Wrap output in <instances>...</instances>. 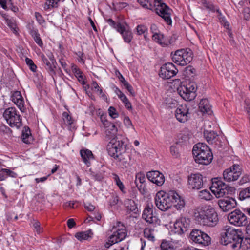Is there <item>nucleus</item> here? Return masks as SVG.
I'll return each instance as SVG.
<instances>
[{
	"instance_id": "f257e3e1",
	"label": "nucleus",
	"mask_w": 250,
	"mask_h": 250,
	"mask_svg": "<svg viewBox=\"0 0 250 250\" xmlns=\"http://www.w3.org/2000/svg\"><path fill=\"white\" fill-rule=\"evenodd\" d=\"M107 150L108 154L119 162L120 166L128 167L134 163L133 154L135 151L127 149L126 145L123 140L112 139L107 146Z\"/></svg>"
},
{
	"instance_id": "f03ea898",
	"label": "nucleus",
	"mask_w": 250,
	"mask_h": 250,
	"mask_svg": "<svg viewBox=\"0 0 250 250\" xmlns=\"http://www.w3.org/2000/svg\"><path fill=\"white\" fill-rule=\"evenodd\" d=\"M194 217L198 224L208 227L215 226L218 222V216L211 206L203 205L194 209Z\"/></svg>"
},
{
	"instance_id": "7ed1b4c3",
	"label": "nucleus",
	"mask_w": 250,
	"mask_h": 250,
	"mask_svg": "<svg viewBox=\"0 0 250 250\" xmlns=\"http://www.w3.org/2000/svg\"><path fill=\"white\" fill-rule=\"evenodd\" d=\"M192 153L195 162L199 164L208 165L213 159V155L210 148L204 143H199L195 145Z\"/></svg>"
},
{
	"instance_id": "20e7f679",
	"label": "nucleus",
	"mask_w": 250,
	"mask_h": 250,
	"mask_svg": "<svg viewBox=\"0 0 250 250\" xmlns=\"http://www.w3.org/2000/svg\"><path fill=\"white\" fill-rule=\"evenodd\" d=\"M3 115L10 127L19 128L22 126L21 116L15 108H7L3 112Z\"/></svg>"
},
{
	"instance_id": "39448f33",
	"label": "nucleus",
	"mask_w": 250,
	"mask_h": 250,
	"mask_svg": "<svg viewBox=\"0 0 250 250\" xmlns=\"http://www.w3.org/2000/svg\"><path fill=\"white\" fill-rule=\"evenodd\" d=\"M197 84L194 82H190L186 85L177 87V92L185 101H191L196 96Z\"/></svg>"
},
{
	"instance_id": "423d86ee",
	"label": "nucleus",
	"mask_w": 250,
	"mask_h": 250,
	"mask_svg": "<svg viewBox=\"0 0 250 250\" xmlns=\"http://www.w3.org/2000/svg\"><path fill=\"white\" fill-rule=\"evenodd\" d=\"M192 58V52L190 49H181L175 52L173 62L179 65L185 66L191 62Z\"/></svg>"
},
{
	"instance_id": "0eeeda50",
	"label": "nucleus",
	"mask_w": 250,
	"mask_h": 250,
	"mask_svg": "<svg viewBox=\"0 0 250 250\" xmlns=\"http://www.w3.org/2000/svg\"><path fill=\"white\" fill-rule=\"evenodd\" d=\"M155 203L158 208L162 211H166L172 207V199L170 194L163 191L157 193Z\"/></svg>"
},
{
	"instance_id": "6e6552de",
	"label": "nucleus",
	"mask_w": 250,
	"mask_h": 250,
	"mask_svg": "<svg viewBox=\"0 0 250 250\" xmlns=\"http://www.w3.org/2000/svg\"><path fill=\"white\" fill-rule=\"evenodd\" d=\"M152 7V10L155 11L163 18L168 24L170 25L172 23L170 14L168 12L170 9L165 3L162 2V0H154Z\"/></svg>"
},
{
	"instance_id": "1a4fd4ad",
	"label": "nucleus",
	"mask_w": 250,
	"mask_h": 250,
	"mask_svg": "<svg viewBox=\"0 0 250 250\" xmlns=\"http://www.w3.org/2000/svg\"><path fill=\"white\" fill-rule=\"evenodd\" d=\"M229 222L236 227L245 226L248 224L247 216L239 209H235L228 215Z\"/></svg>"
},
{
	"instance_id": "9d476101",
	"label": "nucleus",
	"mask_w": 250,
	"mask_h": 250,
	"mask_svg": "<svg viewBox=\"0 0 250 250\" xmlns=\"http://www.w3.org/2000/svg\"><path fill=\"white\" fill-rule=\"evenodd\" d=\"M189 238L194 243L204 246H208L211 242V238L207 234L197 229L192 230Z\"/></svg>"
},
{
	"instance_id": "9b49d317",
	"label": "nucleus",
	"mask_w": 250,
	"mask_h": 250,
	"mask_svg": "<svg viewBox=\"0 0 250 250\" xmlns=\"http://www.w3.org/2000/svg\"><path fill=\"white\" fill-rule=\"evenodd\" d=\"M210 188L217 198H220L228 194L229 188L222 181L215 179Z\"/></svg>"
},
{
	"instance_id": "f8f14e48",
	"label": "nucleus",
	"mask_w": 250,
	"mask_h": 250,
	"mask_svg": "<svg viewBox=\"0 0 250 250\" xmlns=\"http://www.w3.org/2000/svg\"><path fill=\"white\" fill-rule=\"evenodd\" d=\"M242 167L240 165L234 164L224 171V179L229 182L236 181L242 174Z\"/></svg>"
},
{
	"instance_id": "ddd939ff",
	"label": "nucleus",
	"mask_w": 250,
	"mask_h": 250,
	"mask_svg": "<svg viewBox=\"0 0 250 250\" xmlns=\"http://www.w3.org/2000/svg\"><path fill=\"white\" fill-rule=\"evenodd\" d=\"M126 235L127 233L125 229H118L109 236L108 241L104 244L105 247L109 248L113 244L120 242L126 238Z\"/></svg>"
},
{
	"instance_id": "4468645a",
	"label": "nucleus",
	"mask_w": 250,
	"mask_h": 250,
	"mask_svg": "<svg viewBox=\"0 0 250 250\" xmlns=\"http://www.w3.org/2000/svg\"><path fill=\"white\" fill-rule=\"evenodd\" d=\"M189 188L198 190L203 186V176L199 173L191 174L188 178Z\"/></svg>"
},
{
	"instance_id": "2eb2a0df",
	"label": "nucleus",
	"mask_w": 250,
	"mask_h": 250,
	"mask_svg": "<svg viewBox=\"0 0 250 250\" xmlns=\"http://www.w3.org/2000/svg\"><path fill=\"white\" fill-rule=\"evenodd\" d=\"M236 229L230 227L222 232L220 237V243L223 245L230 244L232 238L237 235Z\"/></svg>"
},
{
	"instance_id": "dca6fc26",
	"label": "nucleus",
	"mask_w": 250,
	"mask_h": 250,
	"mask_svg": "<svg viewBox=\"0 0 250 250\" xmlns=\"http://www.w3.org/2000/svg\"><path fill=\"white\" fill-rule=\"evenodd\" d=\"M142 218L150 224H156L159 221L158 217L153 214V205L148 204L145 208Z\"/></svg>"
},
{
	"instance_id": "f3484780",
	"label": "nucleus",
	"mask_w": 250,
	"mask_h": 250,
	"mask_svg": "<svg viewBox=\"0 0 250 250\" xmlns=\"http://www.w3.org/2000/svg\"><path fill=\"white\" fill-rule=\"evenodd\" d=\"M175 116L179 122H186L189 117L188 108L185 104L179 106L175 111Z\"/></svg>"
},
{
	"instance_id": "a211bd4d",
	"label": "nucleus",
	"mask_w": 250,
	"mask_h": 250,
	"mask_svg": "<svg viewBox=\"0 0 250 250\" xmlns=\"http://www.w3.org/2000/svg\"><path fill=\"white\" fill-rule=\"evenodd\" d=\"M218 204L220 208L225 212L234 208L237 205L236 200L229 197H226L219 200Z\"/></svg>"
},
{
	"instance_id": "6ab92c4d",
	"label": "nucleus",
	"mask_w": 250,
	"mask_h": 250,
	"mask_svg": "<svg viewBox=\"0 0 250 250\" xmlns=\"http://www.w3.org/2000/svg\"><path fill=\"white\" fill-rule=\"evenodd\" d=\"M148 179L158 186H161L165 182L164 175L157 170H152L146 174Z\"/></svg>"
},
{
	"instance_id": "aec40b11",
	"label": "nucleus",
	"mask_w": 250,
	"mask_h": 250,
	"mask_svg": "<svg viewBox=\"0 0 250 250\" xmlns=\"http://www.w3.org/2000/svg\"><path fill=\"white\" fill-rule=\"evenodd\" d=\"M188 226V224L186 221V218H181L177 220L174 224L173 227V233L174 235L176 234L180 235V237L181 238V235L185 231H186V228Z\"/></svg>"
},
{
	"instance_id": "412c9836",
	"label": "nucleus",
	"mask_w": 250,
	"mask_h": 250,
	"mask_svg": "<svg viewBox=\"0 0 250 250\" xmlns=\"http://www.w3.org/2000/svg\"><path fill=\"white\" fill-rule=\"evenodd\" d=\"M186 205L184 198L173 190V207L178 211L183 210Z\"/></svg>"
},
{
	"instance_id": "4be33fe9",
	"label": "nucleus",
	"mask_w": 250,
	"mask_h": 250,
	"mask_svg": "<svg viewBox=\"0 0 250 250\" xmlns=\"http://www.w3.org/2000/svg\"><path fill=\"white\" fill-rule=\"evenodd\" d=\"M50 61L45 57L44 55L42 56V62L45 65V69L48 71L49 74L53 76L55 74V68H56L54 63H56L55 60L54 59L53 54H50L49 55Z\"/></svg>"
},
{
	"instance_id": "5701e85b",
	"label": "nucleus",
	"mask_w": 250,
	"mask_h": 250,
	"mask_svg": "<svg viewBox=\"0 0 250 250\" xmlns=\"http://www.w3.org/2000/svg\"><path fill=\"white\" fill-rule=\"evenodd\" d=\"M103 125L105 128V134L106 136L109 139L114 138L117 132V129L115 125L107 120H104L103 121ZM113 139L114 138L112 139Z\"/></svg>"
},
{
	"instance_id": "b1692460",
	"label": "nucleus",
	"mask_w": 250,
	"mask_h": 250,
	"mask_svg": "<svg viewBox=\"0 0 250 250\" xmlns=\"http://www.w3.org/2000/svg\"><path fill=\"white\" fill-rule=\"evenodd\" d=\"M159 76L164 79H170L172 77V63L163 65L161 67Z\"/></svg>"
},
{
	"instance_id": "393cba45",
	"label": "nucleus",
	"mask_w": 250,
	"mask_h": 250,
	"mask_svg": "<svg viewBox=\"0 0 250 250\" xmlns=\"http://www.w3.org/2000/svg\"><path fill=\"white\" fill-rule=\"evenodd\" d=\"M250 248V237L246 236L244 238L243 236H242L241 239L240 240L239 243H238L236 244H233V249L247 250Z\"/></svg>"
},
{
	"instance_id": "a878e982",
	"label": "nucleus",
	"mask_w": 250,
	"mask_h": 250,
	"mask_svg": "<svg viewBox=\"0 0 250 250\" xmlns=\"http://www.w3.org/2000/svg\"><path fill=\"white\" fill-rule=\"evenodd\" d=\"M11 100L22 111V109L24 107V102L21 92L18 91H15L11 96Z\"/></svg>"
},
{
	"instance_id": "bb28decb",
	"label": "nucleus",
	"mask_w": 250,
	"mask_h": 250,
	"mask_svg": "<svg viewBox=\"0 0 250 250\" xmlns=\"http://www.w3.org/2000/svg\"><path fill=\"white\" fill-rule=\"evenodd\" d=\"M199 108L204 113L211 114L212 113L211 106L207 99H202L199 104Z\"/></svg>"
},
{
	"instance_id": "cd10ccee",
	"label": "nucleus",
	"mask_w": 250,
	"mask_h": 250,
	"mask_svg": "<svg viewBox=\"0 0 250 250\" xmlns=\"http://www.w3.org/2000/svg\"><path fill=\"white\" fill-rule=\"evenodd\" d=\"M80 154L83 162L87 167L90 166V160L94 158L92 152L88 149H82L80 151Z\"/></svg>"
},
{
	"instance_id": "c85d7f7f",
	"label": "nucleus",
	"mask_w": 250,
	"mask_h": 250,
	"mask_svg": "<svg viewBox=\"0 0 250 250\" xmlns=\"http://www.w3.org/2000/svg\"><path fill=\"white\" fill-rule=\"evenodd\" d=\"M218 134L214 131L205 130L204 131V136L206 140L210 143L215 142Z\"/></svg>"
},
{
	"instance_id": "c756f323",
	"label": "nucleus",
	"mask_w": 250,
	"mask_h": 250,
	"mask_svg": "<svg viewBox=\"0 0 250 250\" xmlns=\"http://www.w3.org/2000/svg\"><path fill=\"white\" fill-rule=\"evenodd\" d=\"M21 138L24 143L26 144L30 143V140L32 138V136L30 129L28 127H24L22 131Z\"/></svg>"
},
{
	"instance_id": "7c9ffc66",
	"label": "nucleus",
	"mask_w": 250,
	"mask_h": 250,
	"mask_svg": "<svg viewBox=\"0 0 250 250\" xmlns=\"http://www.w3.org/2000/svg\"><path fill=\"white\" fill-rule=\"evenodd\" d=\"M93 233L92 230L89 229L85 231L77 232L75 234V237L80 241L87 240L89 238L92 237Z\"/></svg>"
},
{
	"instance_id": "2f4dec72",
	"label": "nucleus",
	"mask_w": 250,
	"mask_h": 250,
	"mask_svg": "<svg viewBox=\"0 0 250 250\" xmlns=\"http://www.w3.org/2000/svg\"><path fill=\"white\" fill-rule=\"evenodd\" d=\"M125 205L128 211L136 213L138 211L137 205L135 202L129 199H126L124 201Z\"/></svg>"
},
{
	"instance_id": "473e14b6",
	"label": "nucleus",
	"mask_w": 250,
	"mask_h": 250,
	"mask_svg": "<svg viewBox=\"0 0 250 250\" xmlns=\"http://www.w3.org/2000/svg\"><path fill=\"white\" fill-rule=\"evenodd\" d=\"M192 133L188 130L186 129L182 131L177 137L182 142L187 143L192 136Z\"/></svg>"
},
{
	"instance_id": "72a5a7b5",
	"label": "nucleus",
	"mask_w": 250,
	"mask_h": 250,
	"mask_svg": "<svg viewBox=\"0 0 250 250\" xmlns=\"http://www.w3.org/2000/svg\"><path fill=\"white\" fill-rule=\"evenodd\" d=\"M122 31H119V32L122 35L125 42L129 43L130 42L133 38L132 33L128 30H126L124 26L122 27Z\"/></svg>"
},
{
	"instance_id": "f704fd0d",
	"label": "nucleus",
	"mask_w": 250,
	"mask_h": 250,
	"mask_svg": "<svg viewBox=\"0 0 250 250\" xmlns=\"http://www.w3.org/2000/svg\"><path fill=\"white\" fill-rule=\"evenodd\" d=\"M112 179L114 180V181L115 184L118 187L120 190L123 193H126L125 188V186L123 183V182L121 181L119 177L116 174H112Z\"/></svg>"
},
{
	"instance_id": "c9c22d12",
	"label": "nucleus",
	"mask_w": 250,
	"mask_h": 250,
	"mask_svg": "<svg viewBox=\"0 0 250 250\" xmlns=\"http://www.w3.org/2000/svg\"><path fill=\"white\" fill-rule=\"evenodd\" d=\"M72 70L73 72L74 73L76 77L77 78L79 82L83 84H84L85 82L82 71L75 65H73L72 67Z\"/></svg>"
},
{
	"instance_id": "e433bc0d",
	"label": "nucleus",
	"mask_w": 250,
	"mask_h": 250,
	"mask_svg": "<svg viewBox=\"0 0 250 250\" xmlns=\"http://www.w3.org/2000/svg\"><path fill=\"white\" fill-rule=\"evenodd\" d=\"M199 197L200 199L206 201L210 200L213 197L210 192L207 189L200 191L199 193Z\"/></svg>"
},
{
	"instance_id": "4c0bfd02",
	"label": "nucleus",
	"mask_w": 250,
	"mask_h": 250,
	"mask_svg": "<svg viewBox=\"0 0 250 250\" xmlns=\"http://www.w3.org/2000/svg\"><path fill=\"white\" fill-rule=\"evenodd\" d=\"M91 89L102 97L104 98L105 97V94L103 92L102 89L99 87L96 82L93 81L92 82L91 84Z\"/></svg>"
},
{
	"instance_id": "58836bf2",
	"label": "nucleus",
	"mask_w": 250,
	"mask_h": 250,
	"mask_svg": "<svg viewBox=\"0 0 250 250\" xmlns=\"http://www.w3.org/2000/svg\"><path fill=\"white\" fill-rule=\"evenodd\" d=\"M237 231V236L235 237L232 238V240H231L230 246V247L233 249V244H236L237 243H239L240 242V240L241 239V237H242V236L243 235V232L242 230L240 229H236Z\"/></svg>"
},
{
	"instance_id": "ea45409f",
	"label": "nucleus",
	"mask_w": 250,
	"mask_h": 250,
	"mask_svg": "<svg viewBox=\"0 0 250 250\" xmlns=\"http://www.w3.org/2000/svg\"><path fill=\"white\" fill-rule=\"evenodd\" d=\"M106 21L110 26L115 29L118 32L121 30L122 31V29H123L122 27L123 25H122L120 23L116 22L111 19H107Z\"/></svg>"
},
{
	"instance_id": "a19ab883",
	"label": "nucleus",
	"mask_w": 250,
	"mask_h": 250,
	"mask_svg": "<svg viewBox=\"0 0 250 250\" xmlns=\"http://www.w3.org/2000/svg\"><path fill=\"white\" fill-rule=\"evenodd\" d=\"M249 198H250V186L241 191L239 193V198L241 200Z\"/></svg>"
},
{
	"instance_id": "79ce46f5",
	"label": "nucleus",
	"mask_w": 250,
	"mask_h": 250,
	"mask_svg": "<svg viewBox=\"0 0 250 250\" xmlns=\"http://www.w3.org/2000/svg\"><path fill=\"white\" fill-rule=\"evenodd\" d=\"M162 250H172V243L170 241L163 240L161 244Z\"/></svg>"
},
{
	"instance_id": "37998d69",
	"label": "nucleus",
	"mask_w": 250,
	"mask_h": 250,
	"mask_svg": "<svg viewBox=\"0 0 250 250\" xmlns=\"http://www.w3.org/2000/svg\"><path fill=\"white\" fill-rule=\"evenodd\" d=\"M138 2L144 8L152 10V4L147 0H138Z\"/></svg>"
},
{
	"instance_id": "c03bdc74",
	"label": "nucleus",
	"mask_w": 250,
	"mask_h": 250,
	"mask_svg": "<svg viewBox=\"0 0 250 250\" xmlns=\"http://www.w3.org/2000/svg\"><path fill=\"white\" fill-rule=\"evenodd\" d=\"M163 35L160 34V32L156 34L153 35L152 36V39L155 42L161 45H165V44L163 42Z\"/></svg>"
},
{
	"instance_id": "a18cd8bd",
	"label": "nucleus",
	"mask_w": 250,
	"mask_h": 250,
	"mask_svg": "<svg viewBox=\"0 0 250 250\" xmlns=\"http://www.w3.org/2000/svg\"><path fill=\"white\" fill-rule=\"evenodd\" d=\"M6 22L7 25L11 29V30L13 32V33H14L15 34H17L18 31L16 28V25L15 22L11 20L6 19Z\"/></svg>"
},
{
	"instance_id": "49530a36",
	"label": "nucleus",
	"mask_w": 250,
	"mask_h": 250,
	"mask_svg": "<svg viewBox=\"0 0 250 250\" xmlns=\"http://www.w3.org/2000/svg\"><path fill=\"white\" fill-rule=\"evenodd\" d=\"M62 118L64 123L67 125H71L73 123V120L71 117L66 112L62 114Z\"/></svg>"
},
{
	"instance_id": "de8ad7c7",
	"label": "nucleus",
	"mask_w": 250,
	"mask_h": 250,
	"mask_svg": "<svg viewBox=\"0 0 250 250\" xmlns=\"http://www.w3.org/2000/svg\"><path fill=\"white\" fill-rule=\"evenodd\" d=\"M145 176L142 173H138L136 176V181L135 183L136 185L138 186V182L139 181L140 183L143 184L145 182Z\"/></svg>"
},
{
	"instance_id": "09e8293b",
	"label": "nucleus",
	"mask_w": 250,
	"mask_h": 250,
	"mask_svg": "<svg viewBox=\"0 0 250 250\" xmlns=\"http://www.w3.org/2000/svg\"><path fill=\"white\" fill-rule=\"evenodd\" d=\"M147 30L146 27L143 25H139L136 28L137 32L139 35L144 34Z\"/></svg>"
},
{
	"instance_id": "8fccbe9b",
	"label": "nucleus",
	"mask_w": 250,
	"mask_h": 250,
	"mask_svg": "<svg viewBox=\"0 0 250 250\" xmlns=\"http://www.w3.org/2000/svg\"><path fill=\"white\" fill-rule=\"evenodd\" d=\"M109 115L111 118L115 119L118 116V113L117 112L116 109L112 106H110L108 109Z\"/></svg>"
},
{
	"instance_id": "3c124183",
	"label": "nucleus",
	"mask_w": 250,
	"mask_h": 250,
	"mask_svg": "<svg viewBox=\"0 0 250 250\" xmlns=\"http://www.w3.org/2000/svg\"><path fill=\"white\" fill-rule=\"evenodd\" d=\"M172 104V98L165 97V102L163 103V105L167 108L171 109Z\"/></svg>"
},
{
	"instance_id": "603ef678",
	"label": "nucleus",
	"mask_w": 250,
	"mask_h": 250,
	"mask_svg": "<svg viewBox=\"0 0 250 250\" xmlns=\"http://www.w3.org/2000/svg\"><path fill=\"white\" fill-rule=\"evenodd\" d=\"M242 13L245 20L248 21L250 19V9L249 8H244Z\"/></svg>"
},
{
	"instance_id": "864d4df0",
	"label": "nucleus",
	"mask_w": 250,
	"mask_h": 250,
	"mask_svg": "<svg viewBox=\"0 0 250 250\" xmlns=\"http://www.w3.org/2000/svg\"><path fill=\"white\" fill-rule=\"evenodd\" d=\"M2 170H3L4 173H5L6 176H9L10 177L15 178L17 176V174L15 172L10 170L8 169H2Z\"/></svg>"
},
{
	"instance_id": "5fc2aeb1",
	"label": "nucleus",
	"mask_w": 250,
	"mask_h": 250,
	"mask_svg": "<svg viewBox=\"0 0 250 250\" xmlns=\"http://www.w3.org/2000/svg\"><path fill=\"white\" fill-rule=\"evenodd\" d=\"M35 16L39 24H42L45 22V21L42 16L39 13L35 12Z\"/></svg>"
},
{
	"instance_id": "6e6d98bb",
	"label": "nucleus",
	"mask_w": 250,
	"mask_h": 250,
	"mask_svg": "<svg viewBox=\"0 0 250 250\" xmlns=\"http://www.w3.org/2000/svg\"><path fill=\"white\" fill-rule=\"evenodd\" d=\"M124 85L125 87V88L129 92L130 94L132 96H133L135 95L134 92L133 91V89L132 86L130 84H129V83L128 82L125 83V84H124Z\"/></svg>"
},
{
	"instance_id": "4d7b16f0",
	"label": "nucleus",
	"mask_w": 250,
	"mask_h": 250,
	"mask_svg": "<svg viewBox=\"0 0 250 250\" xmlns=\"http://www.w3.org/2000/svg\"><path fill=\"white\" fill-rule=\"evenodd\" d=\"M84 206L88 211H92L95 208V206L89 203H84Z\"/></svg>"
},
{
	"instance_id": "13d9d810",
	"label": "nucleus",
	"mask_w": 250,
	"mask_h": 250,
	"mask_svg": "<svg viewBox=\"0 0 250 250\" xmlns=\"http://www.w3.org/2000/svg\"><path fill=\"white\" fill-rule=\"evenodd\" d=\"M33 226L37 232L39 234L41 232L40 228V223L39 221H36L33 223Z\"/></svg>"
},
{
	"instance_id": "bf43d9fd",
	"label": "nucleus",
	"mask_w": 250,
	"mask_h": 250,
	"mask_svg": "<svg viewBox=\"0 0 250 250\" xmlns=\"http://www.w3.org/2000/svg\"><path fill=\"white\" fill-rule=\"evenodd\" d=\"M202 3L204 7H205L207 9L213 10L214 7L212 4L208 3L206 0H202Z\"/></svg>"
},
{
	"instance_id": "052dcab7",
	"label": "nucleus",
	"mask_w": 250,
	"mask_h": 250,
	"mask_svg": "<svg viewBox=\"0 0 250 250\" xmlns=\"http://www.w3.org/2000/svg\"><path fill=\"white\" fill-rule=\"evenodd\" d=\"M48 2V5L52 7H56L58 5V3L60 0H47Z\"/></svg>"
},
{
	"instance_id": "680f3d73",
	"label": "nucleus",
	"mask_w": 250,
	"mask_h": 250,
	"mask_svg": "<svg viewBox=\"0 0 250 250\" xmlns=\"http://www.w3.org/2000/svg\"><path fill=\"white\" fill-rule=\"evenodd\" d=\"M127 5L128 4L125 2L118 3L115 6V8L120 10L126 7Z\"/></svg>"
},
{
	"instance_id": "e2e57ef3",
	"label": "nucleus",
	"mask_w": 250,
	"mask_h": 250,
	"mask_svg": "<svg viewBox=\"0 0 250 250\" xmlns=\"http://www.w3.org/2000/svg\"><path fill=\"white\" fill-rule=\"evenodd\" d=\"M30 34L33 38L39 35L38 30L33 27L32 28H30Z\"/></svg>"
},
{
	"instance_id": "0e129e2a",
	"label": "nucleus",
	"mask_w": 250,
	"mask_h": 250,
	"mask_svg": "<svg viewBox=\"0 0 250 250\" xmlns=\"http://www.w3.org/2000/svg\"><path fill=\"white\" fill-rule=\"evenodd\" d=\"M181 82L179 79L173 80V86L177 90V87L181 86Z\"/></svg>"
},
{
	"instance_id": "69168bd1",
	"label": "nucleus",
	"mask_w": 250,
	"mask_h": 250,
	"mask_svg": "<svg viewBox=\"0 0 250 250\" xmlns=\"http://www.w3.org/2000/svg\"><path fill=\"white\" fill-rule=\"evenodd\" d=\"M175 236H173V243H174L175 245V248H177L179 246H182L183 244V242L181 241V239H175Z\"/></svg>"
},
{
	"instance_id": "338daca9",
	"label": "nucleus",
	"mask_w": 250,
	"mask_h": 250,
	"mask_svg": "<svg viewBox=\"0 0 250 250\" xmlns=\"http://www.w3.org/2000/svg\"><path fill=\"white\" fill-rule=\"evenodd\" d=\"M124 124L127 127L132 126V122L128 117H125L124 119Z\"/></svg>"
},
{
	"instance_id": "774afa93",
	"label": "nucleus",
	"mask_w": 250,
	"mask_h": 250,
	"mask_svg": "<svg viewBox=\"0 0 250 250\" xmlns=\"http://www.w3.org/2000/svg\"><path fill=\"white\" fill-rule=\"evenodd\" d=\"M150 30L151 32L154 34H156L159 33V31L158 30V27L155 24H152L150 27Z\"/></svg>"
}]
</instances>
